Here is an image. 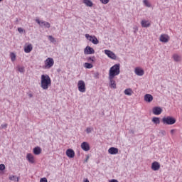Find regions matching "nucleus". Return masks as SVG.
Instances as JSON below:
<instances>
[{"label": "nucleus", "instance_id": "nucleus-30", "mask_svg": "<svg viewBox=\"0 0 182 182\" xmlns=\"http://www.w3.org/2000/svg\"><path fill=\"white\" fill-rule=\"evenodd\" d=\"M87 61L91 62V63H95V62H96V58L95 56L88 57L87 58Z\"/></svg>", "mask_w": 182, "mask_h": 182}, {"label": "nucleus", "instance_id": "nucleus-37", "mask_svg": "<svg viewBox=\"0 0 182 182\" xmlns=\"http://www.w3.org/2000/svg\"><path fill=\"white\" fill-rule=\"evenodd\" d=\"M86 132H87V134H89V133H92V129L90 127H87L86 129Z\"/></svg>", "mask_w": 182, "mask_h": 182}, {"label": "nucleus", "instance_id": "nucleus-35", "mask_svg": "<svg viewBox=\"0 0 182 182\" xmlns=\"http://www.w3.org/2000/svg\"><path fill=\"white\" fill-rule=\"evenodd\" d=\"M0 170L1 171H4V170H5V165L4 164H0Z\"/></svg>", "mask_w": 182, "mask_h": 182}, {"label": "nucleus", "instance_id": "nucleus-2", "mask_svg": "<svg viewBox=\"0 0 182 182\" xmlns=\"http://www.w3.org/2000/svg\"><path fill=\"white\" fill-rule=\"evenodd\" d=\"M120 75V64H115L112 67L110 68L109 71V77H114L115 76H118Z\"/></svg>", "mask_w": 182, "mask_h": 182}, {"label": "nucleus", "instance_id": "nucleus-3", "mask_svg": "<svg viewBox=\"0 0 182 182\" xmlns=\"http://www.w3.org/2000/svg\"><path fill=\"white\" fill-rule=\"evenodd\" d=\"M176 122V118L171 116L164 117L162 118V123L164 124H168L169 126H171L174 124Z\"/></svg>", "mask_w": 182, "mask_h": 182}, {"label": "nucleus", "instance_id": "nucleus-6", "mask_svg": "<svg viewBox=\"0 0 182 182\" xmlns=\"http://www.w3.org/2000/svg\"><path fill=\"white\" fill-rule=\"evenodd\" d=\"M77 87L79 92H80L81 93H85V92H86V84L85 83V81H78Z\"/></svg>", "mask_w": 182, "mask_h": 182}, {"label": "nucleus", "instance_id": "nucleus-4", "mask_svg": "<svg viewBox=\"0 0 182 182\" xmlns=\"http://www.w3.org/2000/svg\"><path fill=\"white\" fill-rule=\"evenodd\" d=\"M45 65L44 68L45 69H50L53 65H55V61L53 60V58H48L45 61H44Z\"/></svg>", "mask_w": 182, "mask_h": 182}, {"label": "nucleus", "instance_id": "nucleus-12", "mask_svg": "<svg viewBox=\"0 0 182 182\" xmlns=\"http://www.w3.org/2000/svg\"><path fill=\"white\" fill-rule=\"evenodd\" d=\"M65 154L70 159H73L75 157V151L72 149H68L66 150Z\"/></svg>", "mask_w": 182, "mask_h": 182}, {"label": "nucleus", "instance_id": "nucleus-27", "mask_svg": "<svg viewBox=\"0 0 182 182\" xmlns=\"http://www.w3.org/2000/svg\"><path fill=\"white\" fill-rule=\"evenodd\" d=\"M143 4L145 6H146V8H151V4H150V2H149V1L147 0H144L143 1Z\"/></svg>", "mask_w": 182, "mask_h": 182}, {"label": "nucleus", "instance_id": "nucleus-11", "mask_svg": "<svg viewBox=\"0 0 182 182\" xmlns=\"http://www.w3.org/2000/svg\"><path fill=\"white\" fill-rule=\"evenodd\" d=\"M152 112L154 114L159 116V114H161V112H163V109H161V107H155L153 108Z\"/></svg>", "mask_w": 182, "mask_h": 182}, {"label": "nucleus", "instance_id": "nucleus-20", "mask_svg": "<svg viewBox=\"0 0 182 182\" xmlns=\"http://www.w3.org/2000/svg\"><path fill=\"white\" fill-rule=\"evenodd\" d=\"M33 152L36 156H39V154L42 153V149L39 146H36L33 149Z\"/></svg>", "mask_w": 182, "mask_h": 182}, {"label": "nucleus", "instance_id": "nucleus-22", "mask_svg": "<svg viewBox=\"0 0 182 182\" xmlns=\"http://www.w3.org/2000/svg\"><path fill=\"white\" fill-rule=\"evenodd\" d=\"M141 25L142 26V28H149V26H150V22H149V21H144L143 20L141 22Z\"/></svg>", "mask_w": 182, "mask_h": 182}, {"label": "nucleus", "instance_id": "nucleus-28", "mask_svg": "<svg viewBox=\"0 0 182 182\" xmlns=\"http://www.w3.org/2000/svg\"><path fill=\"white\" fill-rule=\"evenodd\" d=\"M9 180H11V181H19V178L16 176H9Z\"/></svg>", "mask_w": 182, "mask_h": 182}, {"label": "nucleus", "instance_id": "nucleus-17", "mask_svg": "<svg viewBox=\"0 0 182 182\" xmlns=\"http://www.w3.org/2000/svg\"><path fill=\"white\" fill-rule=\"evenodd\" d=\"M135 73L137 76H143L144 75V70L140 68H136Z\"/></svg>", "mask_w": 182, "mask_h": 182}, {"label": "nucleus", "instance_id": "nucleus-44", "mask_svg": "<svg viewBox=\"0 0 182 182\" xmlns=\"http://www.w3.org/2000/svg\"><path fill=\"white\" fill-rule=\"evenodd\" d=\"M110 182H119V181L116 179H112V180L110 181Z\"/></svg>", "mask_w": 182, "mask_h": 182}, {"label": "nucleus", "instance_id": "nucleus-18", "mask_svg": "<svg viewBox=\"0 0 182 182\" xmlns=\"http://www.w3.org/2000/svg\"><path fill=\"white\" fill-rule=\"evenodd\" d=\"M144 100H145V102H147L148 103H151V102H153V95H151L150 94L145 95Z\"/></svg>", "mask_w": 182, "mask_h": 182}, {"label": "nucleus", "instance_id": "nucleus-16", "mask_svg": "<svg viewBox=\"0 0 182 182\" xmlns=\"http://www.w3.org/2000/svg\"><path fill=\"white\" fill-rule=\"evenodd\" d=\"M108 153L112 155L117 154V153H119V149L116 147H111L108 149Z\"/></svg>", "mask_w": 182, "mask_h": 182}, {"label": "nucleus", "instance_id": "nucleus-9", "mask_svg": "<svg viewBox=\"0 0 182 182\" xmlns=\"http://www.w3.org/2000/svg\"><path fill=\"white\" fill-rule=\"evenodd\" d=\"M170 40V37L167 34H161L159 38L160 42H163L164 43H167Z\"/></svg>", "mask_w": 182, "mask_h": 182}, {"label": "nucleus", "instance_id": "nucleus-24", "mask_svg": "<svg viewBox=\"0 0 182 182\" xmlns=\"http://www.w3.org/2000/svg\"><path fill=\"white\" fill-rule=\"evenodd\" d=\"M83 4H85L86 6H90V7L93 6V2H92V1L90 0H83Z\"/></svg>", "mask_w": 182, "mask_h": 182}, {"label": "nucleus", "instance_id": "nucleus-5", "mask_svg": "<svg viewBox=\"0 0 182 182\" xmlns=\"http://www.w3.org/2000/svg\"><path fill=\"white\" fill-rule=\"evenodd\" d=\"M85 38L87 39V41H90V42H92L93 45H97L99 43V40L96 37V36H90L89 34H85Z\"/></svg>", "mask_w": 182, "mask_h": 182}, {"label": "nucleus", "instance_id": "nucleus-41", "mask_svg": "<svg viewBox=\"0 0 182 182\" xmlns=\"http://www.w3.org/2000/svg\"><path fill=\"white\" fill-rule=\"evenodd\" d=\"M160 134H162V136H166V131H161Z\"/></svg>", "mask_w": 182, "mask_h": 182}, {"label": "nucleus", "instance_id": "nucleus-19", "mask_svg": "<svg viewBox=\"0 0 182 182\" xmlns=\"http://www.w3.org/2000/svg\"><path fill=\"white\" fill-rule=\"evenodd\" d=\"M26 159L28 161L31 163V164H33V163H35V159L33 158V155H32L31 154H27Z\"/></svg>", "mask_w": 182, "mask_h": 182}, {"label": "nucleus", "instance_id": "nucleus-29", "mask_svg": "<svg viewBox=\"0 0 182 182\" xmlns=\"http://www.w3.org/2000/svg\"><path fill=\"white\" fill-rule=\"evenodd\" d=\"M84 66L86 69H92V68H93V65L89 63H85Z\"/></svg>", "mask_w": 182, "mask_h": 182}, {"label": "nucleus", "instance_id": "nucleus-31", "mask_svg": "<svg viewBox=\"0 0 182 182\" xmlns=\"http://www.w3.org/2000/svg\"><path fill=\"white\" fill-rule=\"evenodd\" d=\"M48 40L52 43H55V42H56V39L53 36H48Z\"/></svg>", "mask_w": 182, "mask_h": 182}, {"label": "nucleus", "instance_id": "nucleus-10", "mask_svg": "<svg viewBox=\"0 0 182 182\" xmlns=\"http://www.w3.org/2000/svg\"><path fill=\"white\" fill-rule=\"evenodd\" d=\"M105 53L108 56V58H110V59H114L115 60V59L117 58L116 54L109 50H105Z\"/></svg>", "mask_w": 182, "mask_h": 182}, {"label": "nucleus", "instance_id": "nucleus-47", "mask_svg": "<svg viewBox=\"0 0 182 182\" xmlns=\"http://www.w3.org/2000/svg\"><path fill=\"white\" fill-rule=\"evenodd\" d=\"M0 2H2V0H0Z\"/></svg>", "mask_w": 182, "mask_h": 182}, {"label": "nucleus", "instance_id": "nucleus-34", "mask_svg": "<svg viewBox=\"0 0 182 182\" xmlns=\"http://www.w3.org/2000/svg\"><path fill=\"white\" fill-rule=\"evenodd\" d=\"M101 4H103L104 5H107L109 2H110V0H100Z\"/></svg>", "mask_w": 182, "mask_h": 182}, {"label": "nucleus", "instance_id": "nucleus-25", "mask_svg": "<svg viewBox=\"0 0 182 182\" xmlns=\"http://www.w3.org/2000/svg\"><path fill=\"white\" fill-rule=\"evenodd\" d=\"M152 122L154 124H160V118L156 117H154L152 118Z\"/></svg>", "mask_w": 182, "mask_h": 182}, {"label": "nucleus", "instance_id": "nucleus-38", "mask_svg": "<svg viewBox=\"0 0 182 182\" xmlns=\"http://www.w3.org/2000/svg\"><path fill=\"white\" fill-rule=\"evenodd\" d=\"M40 182H48V179L46 178H41Z\"/></svg>", "mask_w": 182, "mask_h": 182}, {"label": "nucleus", "instance_id": "nucleus-33", "mask_svg": "<svg viewBox=\"0 0 182 182\" xmlns=\"http://www.w3.org/2000/svg\"><path fill=\"white\" fill-rule=\"evenodd\" d=\"M18 70L20 73H23L25 72V67H18Z\"/></svg>", "mask_w": 182, "mask_h": 182}, {"label": "nucleus", "instance_id": "nucleus-32", "mask_svg": "<svg viewBox=\"0 0 182 182\" xmlns=\"http://www.w3.org/2000/svg\"><path fill=\"white\" fill-rule=\"evenodd\" d=\"M10 56L12 62L16 60V55H15V53H11Z\"/></svg>", "mask_w": 182, "mask_h": 182}, {"label": "nucleus", "instance_id": "nucleus-15", "mask_svg": "<svg viewBox=\"0 0 182 182\" xmlns=\"http://www.w3.org/2000/svg\"><path fill=\"white\" fill-rule=\"evenodd\" d=\"M114 77H109V87L112 89H116V81L114 80Z\"/></svg>", "mask_w": 182, "mask_h": 182}, {"label": "nucleus", "instance_id": "nucleus-36", "mask_svg": "<svg viewBox=\"0 0 182 182\" xmlns=\"http://www.w3.org/2000/svg\"><path fill=\"white\" fill-rule=\"evenodd\" d=\"M8 127V124H4L1 125V129H6Z\"/></svg>", "mask_w": 182, "mask_h": 182}, {"label": "nucleus", "instance_id": "nucleus-21", "mask_svg": "<svg viewBox=\"0 0 182 182\" xmlns=\"http://www.w3.org/2000/svg\"><path fill=\"white\" fill-rule=\"evenodd\" d=\"M32 49H33V47H32V44H28L24 48V52L26 53H31V52H32Z\"/></svg>", "mask_w": 182, "mask_h": 182}, {"label": "nucleus", "instance_id": "nucleus-8", "mask_svg": "<svg viewBox=\"0 0 182 182\" xmlns=\"http://www.w3.org/2000/svg\"><path fill=\"white\" fill-rule=\"evenodd\" d=\"M84 53H85V55H93L95 53V49H93V48L87 46L84 49Z\"/></svg>", "mask_w": 182, "mask_h": 182}, {"label": "nucleus", "instance_id": "nucleus-42", "mask_svg": "<svg viewBox=\"0 0 182 182\" xmlns=\"http://www.w3.org/2000/svg\"><path fill=\"white\" fill-rule=\"evenodd\" d=\"M87 160H89V156H87V157L85 160V163H87Z\"/></svg>", "mask_w": 182, "mask_h": 182}, {"label": "nucleus", "instance_id": "nucleus-45", "mask_svg": "<svg viewBox=\"0 0 182 182\" xmlns=\"http://www.w3.org/2000/svg\"><path fill=\"white\" fill-rule=\"evenodd\" d=\"M174 133V129L171 130V134H173Z\"/></svg>", "mask_w": 182, "mask_h": 182}, {"label": "nucleus", "instance_id": "nucleus-23", "mask_svg": "<svg viewBox=\"0 0 182 182\" xmlns=\"http://www.w3.org/2000/svg\"><path fill=\"white\" fill-rule=\"evenodd\" d=\"M124 93L127 96H132L133 95V90L131 88H127L124 91Z\"/></svg>", "mask_w": 182, "mask_h": 182}, {"label": "nucleus", "instance_id": "nucleus-43", "mask_svg": "<svg viewBox=\"0 0 182 182\" xmlns=\"http://www.w3.org/2000/svg\"><path fill=\"white\" fill-rule=\"evenodd\" d=\"M28 97H30V98L33 97V95H32L31 93L28 94Z\"/></svg>", "mask_w": 182, "mask_h": 182}, {"label": "nucleus", "instance_id": "nucleus-39", "mask_svg": "<svg viewBox=\"0 0 182 182\" xmlns=\"http://www.w3.org/2000/svg\"><path fill=\"white\" fill-rule=\"evenodd\" d=\"M18 31L19 33H22V32L24 31L23 28H22L21 27L18 28Z\"/></svg>", "mask_w": 182, "mask_h": 182}, {"label": "nucleus", "instance_id": "nucleus-7", "mask_svg": "<svg viewBox=\"0 0 182 182\" xmlns=\"http://www.w3.org/2000/svg\"><path fill=\"white\" fill-rule=\"evenodd\" d=\"M36 22H37V23H38L41 27L44 26V28H50V23L48 21H41L39 19H36Z\"/></svg>", "mask_w": 182, "mask_h": 182}, {"label": "nucleus", "instance_id": "nucleus-14", "mask_svg": "<svg viewBox=\"0 0 182 182\" xmlns=\"http://www.w3.org/2000/svg\"><path fill=\"white\" fill-rule=\"evenodd\" d=\"M81 149H82L84 151H89V150H90V146L87 142H82L81 144Z\"/></svg>", "mask_w": 182, "mask_h": 182}, {"label": "nucleus", "instance_id": "nucleus-13", "mask_svg": "<svg viewBox=\"0 0 182 182\" xmlns=\"http://www.w3.org/2000/svg\"><path fill=\"white\" fill-rule=\"evenodd\" d=\"M151 169L154 171H157V170H160V164L157 161H154L151 164Z\"/></svg>", "mask_w": 182, "mask_h": 182}, {"label": "nucleus", "instance_id": "nucleus-1", "mask_svg": "<svg viewBox=\"0 0 182 182\" xmlns=\"http://www.w3.org/2000/svg\"><path fill=\"white\" fill-rule=\"evenodd\" d=\"M51 84L52 80H50V77H49L48 75H41V86L42 89L47 90V89H49V86H50Z\"/></svg>", "mask_w": 182, "mask_h": 182}, {"label": "nucleus", "instance_id": "nucleus-26", "mask_svg": "<svg viewBox=\"0 0 182 182\" xmlns=\"http://www.w3.org/2000/svg\"><path fill=\"white\" fill-rule=\"evenodd\" d=\"M173 59L175 62H180L181 58L178 54H173Z\"/></svg>", "mask_w": 182, "mask_h": 182}, {"label": "nucleus", "instance_id": "nucleus-46", "mask_svg": "<svg viewBox=\"0 0 182 182\" xmlns=\"http://www.w3.org/2000/svg\"><path fill=\"white\" fill-rule=\"evenodd\" d=\"M84 182H89V179H85Z\"/></svg>", "mask_w": 182, "mask_h": 182}, {"label": "nucleus", "instance_id": "nucleus-40", "mask_svg": "<svg viewBox=\"0 0 182 182\" xmlns=\"http://www.w3.org/2000/svg\"><path fill=\"white\" fill-rule=\"evenodd\" d=\"M129 134H134V130L131 129L129 131Z\"/></svg>", "mask_w": 182, "mask_h": 182}]
</instances>
